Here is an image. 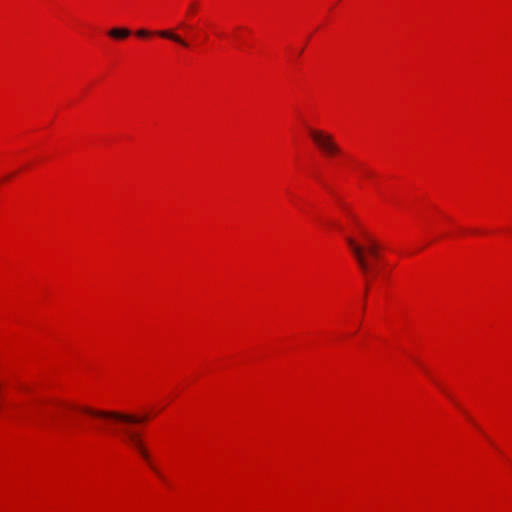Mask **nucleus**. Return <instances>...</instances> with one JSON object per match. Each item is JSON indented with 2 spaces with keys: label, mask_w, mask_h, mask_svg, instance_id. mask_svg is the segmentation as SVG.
Listing matches in <instances>:
<instances>
[{
  "label": "nucleus",
  "mask_w": 512,
  "mask_h": 512,
  "mask_svg": "<svg viewBox=\"0 0 512 512\" xmlns=\"http://www.w3.org/2000/svg\"><path fill=\"white\" fill-rule=\"evenodd\" d=\"M363 236L367 243L366 246L357 243L352 237H346V242L350 247L360 270L367 276L373 271V264L368 260V257L373 260H377L380 255V245L369 234L363 233Z\"/></svg>",
  "instance_id": "f257e3e1"
},
{
  "label": "nucleus",
  "mask_w": 512,
  "mask_h": 512,
  "mask_svg": "<svg viewBox=\"0 0 512 512\" xmlns=\"http://www.w3.org/2000/svg\"><path fill=\"white\" fill-rule=\"evenodd\" d=\"M79 412L86 414L92 418L103 419V420H114L127 424H135L145 421L147 416L136 417L131 414H126L118 411L109 410H98L88 406H80L76 408Z\"/></svg>",
  "instance_id": "f03ea898"
},
{
  "label": "nucleus",
  "mask_w": 512,
  "mask_h": 512,
  "mask_svg": "<svg viewBox=\"0 0 512 512\" xmlns=\"http://www.w3.org/2000/svg\"><path fill=\"white\" fill-rule=\"evenodd\" d=\"M309 136L324 155L332 157L340 153V147L331 134L322 130L309 129Z\"/></svg>",
  "instance_id": "7ed1b4c3"
},
{
  "label": "nucleus",
  "mask_w": 512,
  "mask_h": 512,
  "mask_svg": "<svg viewBox=\"0 0 512 512\" xmlns=\"http://www.w3.org/2000/svg\"><path fill=\"white\" fill-rule=\"evenodd\" d=\"M121 432L124 436L123 440L129 445H131L133 448H135L144 459L148 460L149 455L145 448L143 447L140 435L136 431L127 428L123 429Z\"/></svg>",
  "instance_id": "20e7f679"
},
{
  "label": "nucleus",
  "mask_w": 512,
  "mask_h": 512,
  "mask_svg": "<svg viewBox=\"0 0 512 512\" xmlns=\"http://www.w3.org/2000/svg\"><path fill=\"white\" fill-rule=\"evenodd\" d=\"M156 35H158L159 37H162V38H165V39H169L171 41H174L184 47H188L189 46V43L184 40L181 36H179L178 34L172 32L171 30H159V31H156L154 32Z\"/></svg>",
  "instance_id": "39448f33"
},
{
  "label": "nucleus",
  "mask_w": 512,
  "mask_h": 512,
  "mask_svg": "<svg viewBox=\"0 0 512 512\" xmlns=\"http://www.w3.org/2000/svg\"><path fill=\"white\" fill-rule=\"evenodd\" d=\"M108 35L114 39H125L131 35V31L127 28H112L108 31Z\"/></svg>",
  "instance_id": "423d86ee"
},
{
  "label": "nucleus",
  "mask_w": 512,
  "mask_h": 512,
  "mask_svg": "<svg viewBox=\"0 0 512 512\" xmlns=\"http://www.w3.org/2000/svg\"><path fill=\"white\" fill-rule=\"evenodd\" d=\"M152 34V32L146 30V29H140L136 31V35L139 37H148Z\"/></svg>",
  "instance_id": "0eeeda50"
},
{
  "label": "nucleus",
  "mask_w": 512,
  "mask_h": 512,
  "mask_svg": "<svg viewBox=\"0 0 512 512\" xmlns=\"http://www.w3.org/2000/svg\"><path fill=\"white\" fill-rule=\"evenodd\" d=\"M97 430H104V427H95Z\"/></svg>",
  "instance_id": "6e6552de"
},
{
  "label": "nucleus",
  "mask_w": 512,
  "mask_h": 512,
  "mask_svg": "<svg viewBox=\"0 0 512 512\" xmlns=\"http://www.w3.org/2000/svg\"><path fill=\"white\" fill-rule=\"evenodd\" d=\"M190 9H191V10L195 9V5H194V4H192V5L190 6Z\"/></svg>",
  "instance_id": "1a4fd4ad"
}]
</instances>
